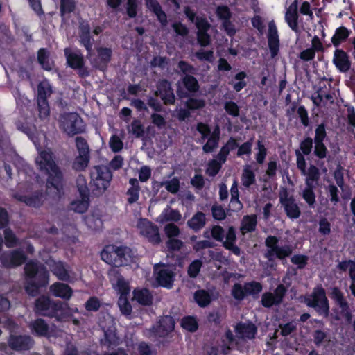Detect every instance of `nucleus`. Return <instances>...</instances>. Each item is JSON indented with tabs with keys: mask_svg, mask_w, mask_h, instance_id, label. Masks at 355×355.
I'll return each mask as SVG.
<instances>
[{
	"mask_svg": "<svg viewBox=\"0 0 355 355\" xmlns=\"http://www.w3.org/2000/svg\"><path fill=\"white\" fill-rule=\"evenodd\" d=\"M35 164L41 174L46 177V193L53 198H61L64 193V174L55 162L53 153L46 150L40 151L35 159Z\"/></svg>",
	"mask_w": 355,
	"mask_h": 355,
	"instance_id": "1",
	"label": "nucleus"
},
{
	"mask_svg": "<svg viewBox=\"0 0 355 355\" xmlns=\"http://www.w3.org/2000/svg\"><path fill=\"white\" fill-rule=\"evenodd\" d=\"M79 42L87 51V58L95 69L101 71L107 70L112 60V50L109 47L98 46L96 48L94 55L92 47L94 40L91 35V28L87 21L82 20L79 23Z\"/></svg>",
	"mask_w": 355,
	"mask_h": 355,
	"instance_id": "2",
	"label": "nucleus"
},
{
	"mask_svg": "<svg viewBox=\"0 0 355 355\" xmlns=\"http://www.w3.org/2000/svg\"><path fill=\"white\" fill-rule=\"evenodd\" d=\"M24 270L25 279L31 288H42L48 286L49 272L44 264L30 260L25 264ZM24 288H30L26 286Z\"/></svg>",
	"mask_w": 355,
	"mask_h": 355,
	"instance_id": "3",
	"label": "nucleus"
},
{
	"mask_svg": "<svg viewBox=\"0 0 355 355\" xmlns=\"http://www.w3.org/2000/svg\"><path fill=\"white\" fill-rule=\"evenodd\" d=\"M101 259L106 263L119 268L128 266L132 261V250L125 245L109 244L104 246L101 252Z\"/></svg>",
	"mask_w": 355,
	"mask_h": 355,
	"instance_id": "4",
	"label": "nucleus"
},
{
	"mask_svg": "<svg viewBox=\"0 0 355 355\" xmlns=\"http://www.w3.org/2000/svg\"><path fill=\"white\" fill-rule=\"evenodd\" d=\"M89 187L94 196H99L110 186L112 171L106 165H95L90 170Z\"/></svg>",
	"mask_w": 355,
	"mask_h": 355,
	"instance_id": "5",
	"label": "nucleus"
},
{
	"mask_svg": "<svg viewBox=\"0 0 355 355\" xmlns=\"http://www.w3.org/2000/svg\"><path fill=\"white\" fill-rule=\"evenodd\" d=\"M63 310L64 303L59 300H51L46 296H41L35 301L34 311L37 315L59 320Z\"/></svg>",
	"mask_w": 355,
	"mask_h": 355,
	"instance_id": "6",
	"label": "nucleus"
},
{
	"mask_svg": "<svg viewBox=\"0 0 355 355\" xmlns=\"http://www.w3.org/2000/svg\"><path fill=\"white\" fill-rule=\"evenodd\" d=\"M279 239L276 236H268L265 240V245L267 250L264 254L265 258L269 261H273L275 258L284 260L289 257L293 253V247L290 244L279 246Z\"/></svg>",
	"mask_w": 355,
	"mask_h": 355,
	"instance_id": "7",
	"label": "nucleus"
},
{
	"mask_svg": "<svg viewBox=\"0 0 355 355\" xmlns=\"http://www.w3.org/2000/svg\"><path fill=\"white\" fill-rule=\"evenodd\" d=\"M60 127L63 132L69 137L84 133L86 130L84 121L76 112H69L63 114L61 119Z\"/></svg>",
	"mask_w": 355,
	"mask_h": 355,
	"instance_id": "8",
	"label": "nucleus"
},
{
	"mask_svg": "<svg viewBox=\"0 0 355 355\" xmlns=\"http://www.w3.org/2000/svg\"><path fill=\"white\" fill-rule=\"evenodd\" d=\"M75 141L78 155L75 157L71 167L76 172L84 171L90 162L89 146L87 140L81 136L76 137Z\"/></svg>",
	"mask_w": 355,
	"mask_h": 355,
	"instance_id": "9",
	"label": "nucleus"
},
{
	"mask_svg": "<svg viewBox=\"0 0 355 355\" xmlns=\"http://www.w3.org/2000/svg\"><path fill=\"white\" fill-rule=\"evenodd\" d=\"M304 302L307 306L314 309L318 315L328 316L329 306L325 290H314L312 294L304 297Z\"/></svg>",
	"mask_w": 355,
	"mask_h": 355,
	"instance_id": "10",
	"label": "nucleus"
},
{
	"mask_svg": "<svg viewBox=\"0 0 355 355\" xmlns=\"http://www.w3.org/2000/svg\"><path fill=\"white\" fill-rule=\"evenodd\" d=\"M76 187L80 199L71 202L72 209L77 213L83 214L88 209L89 206V189L84 175H79L78 176Z\"/></svg>",
	"mask_w": 355,
	"mask_h": 355,
	"instance_id": "11",
	"label": "nucleus"
},
{
	"mask_svg": "<svg viewBox=\"0 0 355 355\" xmlns=\"http://www.w3.org/2000/svg\"><path fill=\"white\" fill-rule=\"evenodd\" d=\"M51 93L52 89L48 82H41L38 84L37 103L40 119H46L49 116L50 108L47 98Z\"/></svg>",
	"mask_w": 355,
	"mask_h": 355,
	"instance_id": "12",
	"label": "nucleus"
},
{
	"mask_svg": "<svg viewBox=\"0 0 355 355\" xmlns=\"http://www.w3.org/2000/svg\"><path fill=\"white\" fill-rule=\"evenodd\" d=\"M26 259L25 253L19 249L5 251L0 255V261L5 268H15L21 266Z\"/></svg>",
	"mask_w": 355,
	"mask_h": 355,
	"instance_id": "13",
	"label": "nucleus"
},
{
	"mask_svg": "<svg viewBox=\"0 0 355 355\" xmlns=\"http://www.w3.org/2000/svg\"><path fill=\"white\" fill-rule=\"evenodd\" d=\"M8 347L15 352L30 350L35 344L33 338L29 335L10 334L8 338Z\"/></svg>",
	"mask_w": 355,
	"mask_h": 355,
	"instance_id": "14",
	"label": "nucleus"
},
{
	"mask_svg": "<svg viewBox=\"0 0 355 355\" xmlns=\"http://www.w3.org/2000/svg\"><path fill=\"white\" fill-rule=\"evenodd\" d=\"M156 87L157 90L154 94L155 96H159L164 105L175 104V96L169 80L167 79L159 80L156 85Z\"/></svg>",
	"mask_w": 355,
	"mask_h": 355,
	"instance_id": "15",
	"label": "nucleus"
},
{
	"mask_svg": "<svg viewBox=\"0 0 355 355\" xmlns=\"http://www.w3.org/2000/svg\"><path fill=\"white\" fill-rule=\"evenodd\" d=\"M267 40L270 57L275 58L279 53L280 41L278 31L274 21L268 23Z\"/></svg>",
	"mask_w": 355,
	"mask_h": 355,
	"instance_id": "16",
	"label": "nucleus"
},
{
	"mask_svg": "<svg viewBox=\"0 0 355 355\" xmlns=\"http://www.w3.org/2000/svg\"><path fill=\"white\" fill-rule=\"evenodd\" d=\"M139 228L141 234L146 237L148 242L154 245L160 243L161 238L159 232V228L157 225L147 219H145Z\"/></svg>",
	"mask_w": 355,
	"mask_h": 355,
	"instance_id": "17",
	"label": "nucleus"
},
{
	"mask_svg": "<svg viewBox=\"0 0 355 355\" xmlns=\"http://www.w3.org/2000/svg\"><path fill=\"white\" fill-rule=\"evenodd\" d=\"M197 41L201 47H206L211 44V36L208 33L211 24L207 19H198L196 23Z\"/></svg>",
	"mask_w": 355,
	"mask_h": 355,
	"instance_id": "18",
	"label": "nucleus"
},
{
	"mask_svg": "<svg viewBox=\"0 0 355 355\" xmlns=\"http://www.w3.org/2000/svg\"><path fill=\"white\" fill-rule=\"evenodd\" d=\"M237 337L242 340H252L257 334V327L252 322H239L234 327Z\"/></svg>",
	"mask_w": 355,
	"mask_h": 355,
	"instance_id": "19",
	"label": "nucleus"
},
{
	"mask_svg": "<svg viewBox=\"0 0 355 355\" xmlns=\"http://www.w3.org/2000/svg\"><path fill=\"white\" fill-rule=\"evenodd\" d=\"M333 64L341 73L347 72L352 65L349 56L343 49H336L334 52Z\"/></svg>",
	"mask_w": 355,
	"mask_h": 355,
	"instance_id": "20",
	"label": "nucleus"
},
{
	"mask_svg": "<svg viewBox=\"0 0 355 355\" xmlns=\"http://www.w3.org/2000/svg\"><path fill=\"white\" fill-rule=\"evenodd\" d=\"M15 198L18 201L22 202L29 207L39 208L43 204L44 194L42 191H35L30 196L15 195Z\"/></svg>",
	"mask_w": 355,
	"mask_h": 355,
	"instance_id": "21",
	"label": "nucleus"
},
{
	"mask_svg": "<svg viewBox=\"0 0 355 355\" xmlns=\"http://www.w3.org/2000/svg\"><path fill=\"white\" fill-rule=\"evenodd\" d=\"M107 276L113 288H130L129 282L121 274L118 268H112L107 272Z\"/></svg>",
	"mask_w": 355,
	"mask_h": 355,
	"instance_id": "22",
	"label": "nucleus"
},
{
	"mask_svg": "<svg viewBox=\"0 0 355 355\" xmlns=\"http://www.w3.org/2000/svg\"><path fill=\"white\" fill-rule=\"evenodd\" d=\"M275 293H266L262 295L261 303L266 308L279 304L288 290H274Z\"/></svg>",
	"mask_w": 355,
	"mask_h": 355,
	"instance_id": "23",
	"label": "nucleus"
},
{
	"mask_svg": "<svg viewBox=\"0 0 355 355\" xmlns=\"http://www.w3.org/2000/svg\"><path fill=\"white\" fill-rule=\"evenodd\" d=\"M146 7L155 14L157 20L162 26H166L168 24L167 15L163 10L160 3L157 0H144Z\"/></svg>",
	"mask_w": 355,
	"mask_h": 355,
	"instance_id": "24",
	"label": "nucleus"
},
{
	"mask_svg": "<svg viewBox=\"0 0 355 355\" xmlns=\"http://www.w3.org/2000/svg\"><path fill=\"white\" fill-rule=\"evenodd\" d=\"M175 328V321L172 316L165 315L159 321V325L154 328L155 334L159 336H165L173 331Z\"/></svg>",
	"mask_w": 355,
	"mask_h": 355,
	"instance_id": "25",
	"label": "nucleus"
},
{
	"mask_svg": "<svg viewBox=\"0 0 355 355\" xmlns=\"http://www.w3.org/2000/svg\"><path fill=\"white\" fill-rule=\"evenodd\" d=\"M49 266L53 274L55 275L58 279L64 282L70 281V275L64 262L52 260L49 263Z\"/></svg>",
	"mask_w": 355,
	"mask_h": 355,
	"instance_id": "26",
	"label": "nucleus"
},
{
	"mask_svg": "<svg viewBox=\"0 0 355 355\" xmlns=\"http://www.w3.org/2000/svg\"><path fill=\"white\" fill-rule=\"evenodd\" d=\"M175 273L168 268L160 269L156 275V282L159 286L170 288L174 282Z\"/></svg>",
	"mask_w": 355,
	"mask_h": 355,
	"instance_id": "27",
	"label": "nucleus"
},
{
	"mask_svg": "<svg viewBox=\"0 0 355 355\" xmlns=\"http://www.w3.org/2000/svg\"><path fill=\"white\" fill-rule=\"evenodd\" d=\"M64 52L67 65L74 70L80 67L83 62H85L83 55L80 51L73 52L69 48H65Z\"/></svg>",
	"mask_w": 355,
	"mask_h": 355,
	"instance_id": "28",
	"label": "nucleus"
},
{
	"mask_svg": "<svg viewBox=\"0 0 355 355\" xmlns=\"http://www.w3.org/2000/svg\"><path fill=\"white\" fill-rule=\"evenodd\" d=\"M206 215L202 211H197L187 220V225L194 232H198L206 225Z\"/></svg>",
	"mask_w": 355,
	"mask_h": 355,
	"instance_id": "29",
	"label": "nucleus"
},
{
	"mask_svg": "<svg viewBox=\"0 0 355 355\" xmlns=\"http://www.w3.org/2000/svg\"><path fill=\"white\" fill-rule=\"evenodd\" d=\"M351 30L341 26L335 30L334 34L331 38V42L334 47L338 49L340 45L345 42L351 35Z\"/></svg>",
	"mask_w": 355,
	"mask_h": 355,
	"instance_id": "30",
	"label": "nucleus"
},
{
	"mask_svg": "<svg viewBox=\"0 0 355 355\" xmlns=\"http://www.w3.org/2000/svg\"><path fill=\"white\" fill-rule=\"evenodd\" d=\"M120 293V297L118 300V306L123 315H129L132 313V305L130 303L128 295L131 290H117Z\"/></svg>",
	"mask_w": 355,
	"mask_h": 355,
	"instance_id": "31",
	"label": "nucleus"
},
{
	"mask_svg": "<svg viewBox=\"0 0 355 355\" xmlns=\"http://www.w3.org/2000/svg\"><path fill=\"white\" fill-rule=\"evenodd\" d=\"M257 225L256 214L245 215L243 217L241 225V232L243 235L255 231Z\"/></svg>",
	"mask_w": 355,
	"mask_h": 355,
	"instance_id": "32",
	"label": "nucleus"
},
{
	"mask_svg": "<svg viewBox=\"0 0 355 355\" xmlns=\"http://www.w3.org/2000/svg\"><path fill=\"white\" fill-rule=\"evenodd\" d=\"M282 206L284 207V212L288 218L295 220L297 219L301 216V210L295 199L291 200L282 205Z\"/></svg>",
	"mask_w": 355,
	"mask_h": 355,
	"instance_id": "33",
	"label": "nucleus"
},
{
	"mask_svg": "<svg viewBox=\"0 0 355 355\" xmlns=\"http://www.w3.org/2000/svg\"><path fill=\"white\" fill-rule=\"evenodd\" d=\"M37 62L44 70L48 71L52 70L53 62L50 60V53L46 49L41 48L38 50Z\"/></svg>",
	"mask_w": 355,
	"mask_h": 355,
	"instance_id": "34",
	"label": "nucleus"
},
{
	"mask_svg": "<svg viewBox=\"0 0 355 355\" xmlns=\"http://www.w3.org/2000/svg\"><path fill=\"white\" fill-rule=\"evenodd\" d=\"M133 296L142 306H150L153 304V296L150 290H133Z\"/></svg>",
	"mask_w": 355,
	"mask_h": 355,
	"instance_id": "35",
	"label": "nucleus"
},
{
	"mask_svg": "<svg viewBox=\"0 0 355 355\" xmlns=\"http://www.w3.org/2000/svg\"><path fill=\"white\" fill-rule=\"evenodd\" d=\"M30 327L38 336H46L49 332V325L44 319L37 318L31 322Z\"/></svg>",
	"mask_w": 355,
	"mask_h": 355,
	"instance_id": "36",
	"label": "nucleus"
},
{
	"mask_svg": "<svg viewBox=\"0 0 355 355\" xmlns=\"http://www.w3.org/2000/svg\"><path fill=\"white\" fill-rule=\"evenodd\" d=\"M117 334L112 330H107L104 332V338L101 340V344L106 346L107 349H112L116 347L119 342Z\"/></svg>",
	"mask_w": 355,
	"mask_h": 355,
	"instance_id": "37",
	"label": "nucleus"
},
{
	"mask_svg": "<svg viewBox=\"0 0 355 355\" xmlns=\"http://www.w3.org/2000/svg\"><path fill=\"white\" fill-rule=\"evenodd\" d=\"M182 83L186 90L193 94L198 92L200 89V85L197 78L193 76H184L182 78Z\"/></svg>",
	"mask_w": 355,
	"mask_h": 355,
	"instance_id": "38",
	"label": "nucleus"
},
{
	"mask_svg": "<svg viewBox=\"0 0 355 355\" xmlns=\"http://www.w3.org/2000/svg\"><path fill=\"white\" fill-rule=\"evenodd\" d=\"M338 268L343 272L349 268V275L352 280L349 288H355V263L352 260L343 261L338 264Z\"/></svg>",
	"mask_w": 355,
	"mask_h": 355,
	"instance_id": "39",
	"label": "nucleus"
},
{
	"mask_svg": "<svg viewBox=\"0 0 355 355\" xmlns=\"http://www.w3.org/2000/svg\"><path fill=\"white\" fill-rule=\"evenodd\" d=\"M241 182L245 188H249L256 182L255 173L248 165L245 166L243 170Z\"/></svg>",
	"mask_w": 355,
	"mask_h": 355,
	"instance_id": "40",
	"label": "nucleus"
},
{
	"mask_svg": "<svg viewBox=\"0 0 355 355\" xmlns=\"http://www.w3.org/2000/svg\"><path fill=\"white\" fill-rule=\"evenodd\" d=\"M221 340L223 343L221 349L223 354H227L231 349V345L237 344L235 336L230 329L225 331Z\"/></svg>",
	"mask_w": 355,
	"mask_h": 355,
	"instance_id": "41",
	"label": "nucleus"
},
{
	"mask_svg": "<svg viewBox=\"0 0 355 355\" xmlns=\"http://www.w3.org/2000/svg\"><path fill=\"white\" fill-rule=\"evenodd\" d=\"M193 297L195 302L200 307H206L211 301V295L207 290H196Z\"/></svg>",
	"mask_w": 355,
	"mask_h": 355,
	"instance_id": "42",
	"label": "nucleus"
},
{
	"mask_svg": "<svg viewBox=\"0 0 355 355\" xmlns=\"http://www.w3.org/2000/svg\"><path fill=\"white\" fill-rule=\"evenodd\" d=\"M180 325L184 329L192 333L196 332L199 327L196 317L192 315L183 317L181 320Z\"/></svg>",
	"mask_w": 355,
	"mask_h": 355,
	"instance_id": "43",
	"label": "nucleus"
},
{
	"mask_svg": "<svg viewBox=\"0 0 355 355\" xmlns=\"http://www.w3.org/2000/svg\"><path fill=\"white\" fill-rule=\"evenodd\" d=\"M306 178L305 180L306 185H314V182H318L320 179V173L318 168L315 165H310L308 170H306Z\"/></svg>",
	"mask_w": 355,
	"mask_h": 355,
	"instance_id": "44",
	"label": "nucleus"
},
{
	"mask_svg": "<svg viewBox=\"0 0 355 355\" xmlns=\"http://www.w3.org/2000/svg\"><path fill=\"white\" fill-rule=\"evenodd\" d=\"M206 102L203 98H197L191 96L184 103L185 107L190 111L202 109L205 107Z\"/></svg>",
	"mask_w": 355,
	"mask_h": 355,
	"instance_id": "45",
	"label": "nucleus"
},
{
	"mask_svg": "<svg viewBox=\"0 0 355 355\" xmlns=\"http://www.w3.org/2000/svg\"><path fill=\"white\" fill-rule=\"evenodd\" d=\"M315 185H306L302 191V198L310 207H314L315 203Z\"/></svg>",
	"mask_w": 355,
	"mask_h": 355,
	"instance_id": "46",
	"label": "nucleus"
},
{
	"mask_svg": "<svg viewBox=\"0 0 355 355\" xmlns=\"http://www.w3.org/2000/svg\"><path fill=\"white\" fill-rule=\"evenodd\" d=\"M299 15L298 12H287L285 13V20L289 28L296 33H300L298 24Z\"/></svg>",
	"mask_w": 355,
	"mask_h": 355,
	"instance_id": "47",
	"label": "nucleus"
},
{
	"mask_svg": "<svg viewBox=\"0 0 355 355\" xmlns=\"http://www.w3.org/2000/svg\"><path fill=\"white\" fill-rule=\"evenodd\" d=\"M253 146V138H250L248 141L239 145L236 153L238 157H242L243 155L250 156L252 153V148Z\"/></svg>",
	"mask_w": 355,
	"mask_h": 355,
	"instance_id": "48",
	"label": "nucleus"
},
{
	"mask_svg": "<svg viewBox=\"0 0 355 355\" xmlns=\"http://www.w3.org/2000/svg\"><path fill=\"white\" fill-rule=\"evenodd\" d=\"M5 245L7 248H11L17 245L18 239L10 228L4 230Z\"/></svg>",
	"mask_w": 355,
	"mask_h": 355,
	"instance_id": "49",
	"label": "nucleus"
},
{
	"mask_svg": "<svg viewBox=\"0 0 355 355\" xmlns=\"http://www.w3.org/2000/svg\"><path fill=\"white\" fill-rule=\"evenodd\" d=\"M76 8L75 0H60V15L64 16L67 14L73 12Z\"/></svg>",
	"mask_w": 355,
	"mask_h": 355,
	"instance_id": "50",
	"label": "nucleus"
},
{
	"mask_svg": "<svg viewBox=\"0 0 355 355\" xmlns=\"http://www.w3.org/2000/svg\"><path fill=\"white\" fill-rule=\"evenodd\" d=\"M211 215L214 220L222 221L227 217L225 210L222 205L214 204L211 208Z\"/></svg>",
	"mask_w": 355,
	"mask_h": 355,
	"instance_id": "51",
	"label": "nucleus"
},
{
	"mask_svg": "<svg viewBox=\"0 0 355 355\" xmlns=\"http://www.w3.org/2000/svg\"><path fill=\"white\" fill-rule=\"evenodd\" d=\"M178 68L184 76H193L196 73V69L192 64L184 60L178 62Z\"/></svg>",
	"mask_w": 355,
	"mask_h": 355,
	"instance_id": "52",
	"label": "nucleus"
},
{
	"mask_svg": "<svg viewBox=\"0 0 355 355\" xmlns=\"http://www.w3.org/2000/svg\"><path fill=\"white\" fill-rule=\"evenodd\" d=\"M196 130L200 134V142L201 143L205 141L210 136L211 128L207 123L198 122L196 124Z\"/></svg>",
	"mask_w": 355,
	"mask_h": 355,
	"instance_id": "53",
	"label": "nucleus"
},
{
	"mask_svg": "<svg viewBox=\"0 0 355 355\" xmlns=\"http://www.w3.org/2000/svg\"><path fill=\"white\" fill-rule=\"evenodd\" d=\"M313 140L310 137H304L300 143V150L304 155H309L313 149Z\"/></svg>",
	"mask_w": 355,
	"mask_h": 355,
	"instance_id": "54",
	"label": "nucleus"
},
{
	"mask_svg": "<svg viewBox=\"0 0 355 355\" xmlns=\"http://www.w3.org/2000/svg\"><path fill=\"white\" fill-rule=\"evenodd\" d=\"M223 163L218 161L216 158V159H211L207 165V168L206 170V173L211 177L216 176L220 170L221 169L222 164Z\"/></svg>",
	"mask_w": 355,
	"mask_h": 355,
	"instance_id": "55",
	"label": "nucleus"
},
{
	"mask_svg": "<svg viewBox=\"0 0 355 355\" xmlns=\"http://www.w3.org/2000/svg\"><path fill=\"white\" fill-rule=\"evenodd\" d=\"M314 155L322 159L327 157L328 150L324 141H314Z\"/></svg>",
	"mask_w": 355,
	"mask_h": 355,
	"instance_id": "56",
	"label": "nucleus"
},
{
	"mask_svg": "<svg viewBox=\"0 0 355 355\" xmlns=\"http://www.w3.org/2000/svg\"><path fill=\"white\" fill-rule=\"evenodd\" d=\"M247 78V74L245 71H240L237 73L234 76V79L238 80L237 83H234L233 85V89L239 92L241 91L247 85V82L245 80V78Z\"/></svg>",
	"mask_w": 355,
	"mask_h": 355,
	"instance_id": "57",
	"label": "nucleus"
},
{
	"mask_svg": "<svg viewBox=\"0 0 355 355\" xmlns=\"http://www.w3.org/2000/svg\"><path fill=\"white\" fill-rule=\"evenodd\" d=\"M207 140L202 146V150L205 153H213L218 147L220 139L209 136Z\"/></svg>",
	"mask_w": 355,
	"mask_h": 355,
	"instance_id": "58",
	"label": "nucleus"
},
{
	"mask_svg": "<svg viewBox=\"0 0 355 355\" xmlns=\"http://www.w3.org/2000/svg\"><path fill=\"white\" fill-rule=\"evenodd\" d=\"M202 266V262L200 259L193 261L188 267V275L191 278L196 277L200 271Z\"/></svg>",
	"mask_w": 355,
	"mask_h": 355,
	"instance_id": "59",
	"label": "nucleus"
},
{
	"mask_svg": "<svg viewBox=\"0 0 355 355\" xmlns=\"http://www.w3.org/2000/svg\"><path fill=\"white\" fill-rule=\"evenodd\" d=\"M225 241L223 240V246L226 248L229 245L235 244L236 241V230L233 226H230L227 229L226 234H225Z\"/></svg>",
	"mask_w": 355,
	"mask_h": 355,
	"instance_id": "60",
	"label": "nucleus"
},
{
	"mask_svg": "<svg viewBox=\"0 0 355 355\" xmlns=\"http://www.w3.org/2000/svg\"><path fill=\"white\" fill-rule=\"evenodd\" d=\"M225 112L232 117H238L240 114V108L234 101H226L224 104Z\"/></svg>",
	"mask_w": 355,
	"mask_h": 355,
	"instance_id": "61",
	"label": "nucleus"
},
{
	"mask_svg": "<svg viewBox=\"0 0 355 355\" xmlns=\"http://www.w3.org/2000/svg\"><path fill=\"white\" fill-rule=\"evenodd\" d=\"M137 0H127L126 3V14L129 18L132 19L137 17L138 12Z\"/></svg>",
	"mask_w": 355,
	"mask_h": 355,
	"instance_id": "62",
	"label": "nucleus"
},
{
	"mask_svg": "<svg viewBox=\"0 0 355 355\" xmlns=\"http://www.w3.org/2000/svg\"><path fill=\"white\" fill-rule=\"evenodd\" d=\"M257 147L258 152L256 154V160L258 164H263L267 155V148L265 147V145L263 144V142L260 140L257 141Z\"/></svg>",
	"mask_w": 355,
	"mask_h": 355,
	"instance_id": "63",
	"label": "nucleus"
},
{
	"mask_svg": "<svg viewBox=\"0 0 355 355\" xmlns=\"http://www.w3.org/2000/svg\"><path fill=\"white\" fill-rule=\"evenodd\" d=\"M344 171V168L340 164H338L333 173L336 184L340 188H343L345 184Z\"/></svg>",
	"mask_w": 355,
	"mask_h": 355,
	"instance_id": "64",
	"label": "nucleus"
}]
</instances>
